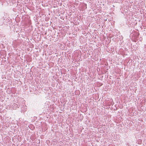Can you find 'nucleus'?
<instances>
[{"mask_svg": "<svg viewBox=\"0 0 146 146\" xmlns=\"http://www.w3.org/2000/svg\"><path fill=\"white\" fill-rule=\"evenodd\" d=\"M12 108H13V110L16 109V108L17 107H19V104H16L15 103H13V105L12 106Z\"/></svg>", "mask_w": 146, "mask_h": 146, "instance_id": "1", "label": "nucleus"}]
</instances>
